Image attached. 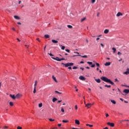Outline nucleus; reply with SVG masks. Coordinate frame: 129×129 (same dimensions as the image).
<instances>
[{"label":"nucleus","instance_id":"9d476101","mask_svg":"<svg viewBox=\"0 0 129 129\" xmlns=\"http://www.w3.org/2000/svg\"><path fill=\"white\" fill-rule=\"evenodd\" d=\"M124 75H128L129 74V69H127L126 71L124 72Z\"/></svg>","mask_w":129,"mask_h":129},{"label":"nucleus","instance_id":"e433bc0d","mask_svg":"<svg viewBox=\"0 0 129 129\" xmlns=\"http://www.w3.org/2000/svg\"><path fill=\"white\" fill-rule=\"evenodd\" d=\"M9 127L8 126H4V127H3V129H7V128H8Z\"/></svg>","mask_w":129,"mask_h":129},{"label":"nucleus","instance_id":"f704fd0d","mask_svg":"<svg viewBox=\"0 0 129 129\" xmlns=\"http://www.w3.org/2000/svg\"><path fill=\"white\" fill-rule=\"evenodd\" d=\"M87 63L89 65H92V62L90 61H87Z\"/></svg>","mask_w":129,"mask_h":129},{"label":"nucleus","instance_id":"aec40b11","mask_svg":"<svg viewBox=\"0 0 129 129\" xmlns=\"http://www.w3.org/2000/svg\"><path fill=\"white\" fill-rule=\"evenodd\" d=\"M57 100V99L56 98H53V99H52L53 103H54Z\"/></svg>","mask_w":129,"mask_h":129},{"label":"nucleus","instance_id":"79ce46f5","mask_svg":"<svg viewBox=\"0 0 129 129\" xmlns=\"http://www.w3.org/2000/svg\"><path fill=\"white\" fill-rule=\"evenodd\" d=\"M91 67H92V68H94V67H95V64H92L91 66Z\"/></svg>","mask_w":129,"mask_h":129},{"label":"nucleus","instance_id":"a878e982","mask_svg":"<svg viewBox=\"0 0 129 129\" xmlns=\"http://www.w3.org/2000/svg\"><path fill=\"white\" fill-rule=\"evenodd\" d=\"M104 87H106V88H111L110 85H105Z\"/></svg>","mask_w":129,"mask_h":129},{"label":"nucleus","instance_id":"b1692460","mask_svg":"<svg viewBox=\"0 0 129 129\" xmlns=\"http://www.w3.org/2000/svg\"><path fill=\"white\" fill-rule=\"evenodd\" d=\"M9 105H10V106H14V103L12 102H10Z\"/></svg>","mask_w":129,"mask_h":129},{"label":"nucleus","instance_id":"c03bdc74","mask_svg":"<svg viewBox=\"0 0 129 129\" xmlns=\"http://www.w3.org/2000/svg\"><path fill=\"white\" fill-rule=\"evenodd\" d=\"M96 65L97 66V67H99V63H96Z\"/></svg>","mask_w":129,"mask_h":129},{"label":"nucleus","instance_id":"bf43d9fd","mask_svg":"<svg viewBox=\"0 0 129 129\" xmlns=\"http://www.w3.org/2000/svg\"><path fill=\"white\" fill-rule=\"evenodd\" d=\"M68 69L69 70H72V68L71 67H70L68 68Z\"/></svg>","mask_w":129,"mask_h":129},{"label":"nucleus","instance_id":"8fccbe9b","mask_svg":"<svg viewBox=\"0 0 129 129\" xmlns=\"http://www.w3.org/2000/svg\"><path fill=\"white\" fill-rule=\"evenodd\" d=\"M36 40H37V41H38L39 42H40V39H39V38H37L36 39Z\"/></svg>","mask_w":129,"mask_h":129},{"label":"nucleus","instance_id":"2eb2a0df","mask_svg":"<svg viewBox=\"0 0 129 129\" xmlns=\"http://www.w3.org/2000/svg\"><path fill=\"white\" fill-rule=\"evenodd\" d=\"M104 65L105 66H109L111 65V62H106Z\"/></svg>","mask_w":129,"mask_h":129},{"label":"nucleus","instance_id":"473e14b6","mask_svg":"<svg viewBox=\"0 0 129 129\" xmlns=\"http://www.w3.org/2000/svg\"><path fill=\"white\" fill-rule=\"evenodd\" d=\"M49 121L52 122V121H55V119H52L51 118L49 119Z\"/></svg>","mask_w":129,"mask_h":129},{"label":"nucleus","instance_id":"5fc2aeb1","mask_svg":"<svg viewBox=\"0 0 129 129\" xmlns=\"http://www.w3.org/2000/svg\"><path fill=\"white\" fill-rule=\"evenodd\" d=\"M48 54H49V55H50V56H54V55H52V54H51V53H48Z\"/></svg>","mask_w":129,"mask_h":129},{"label":"nucleus","instance_id":"774afa93","mask_svg":"<svg viewBox=\"0 0 129 129\" xmlns=\"http://www.w3.org/2000/svg\"><path fill=\"white\" fill-rule=\"evenodd\" d=\"M99 38H97V40L98 41V40H99Z\"/></svg>","mask_w":129,"mask_h":129},{"label":"nucleus","instance_id":"e2e57ef3","mask_svg":"<svg viewBox=\"0 0 129 129\" xmlns=\"http://www.w3.org/2000/svg\"><path fill=\"white\" fill-rule=\"evenodd\" d=\"M99 13H97V17H99Z\"/></svg>","mask_w":129,"mask_h":129},{"label":"nucleus","instance_id":"f8f14e48","mask_svg":"<svg viewBox=\"0 0 129 129\" xmlns=\"http://www.w3.org/2000/svg\"><path fill=\"white\" fill-rule=\"evenodd\" d=\"M123 14L122 13H121V12H118V13H117L116 14V17H119L120 16H122Z\"/></svg>","mask_w":129,"mask_h":129},{"label":"nucleus","instance_id":"de8ad7c7","mask_svg":"<svg viewBox=\"0 0 129 129\" xmlns=\"http://www.w3.org/2000/svg\"><path fill=\"white\" fill-rule=\"evenodd\" d=\"M118 55H121V53L120 52H118V53H117Z\"/></svg>","mask_w":129,"mask_h":129},{"label":"nucleus","instance_id":"6e6552de","mask_svg":"<svg viewBox=\"0 0 129 129\" xmlns=\"http://www.w3.org/2000/svg\"><path fill=\"white\" fill-rule=\"evenodd\" d=\"M10 97H11V98L13 100H15L16 98V97L15 96V95L10 94Z\"/></svg>","mask_w":129,"mask_h":129},{"label":"nucleus","instance_id":"72a5a7b5","mask_svg":"<svg viewBox=\"0 0 129 129\" xmlns=\"http://www.w3.org/2000/svg\"><path fill=\"white\" fill-rule=\"evenodd\" d=\"M65 48H66V47H65V46H61V50H64Z\"/></svg>","mask_w":129,"mask_h":129},{"label":"nucleus","instance_id":"39448f33","mask_svg":"<svg viewBox=\"0 0 129 129\" xmlns=\"http://www.w3.org/2000/svg\"><path fill=\"white\" fill-rule=\"evenodd\" d=\"M108 124V125L112 127H113L114 126V123H112V122H107V123Z\"/></svg>","mask_w":129,"mask_h":129},{"label":"nucleus","instance_id":"09e8293b","mask_svg":"<svg viewBox=\"0 0 129 129\" xmlns=\"http://www.w3.org/2000/svg\"><path fill=\"white\" fill-rule=\"evenodd\" d=\"M94 3H95V0H92V3L94 4Z\"/></svg>","mask_w":129,"mask_h":129},{"label":"nucleus","instance_id":"423d86ee","mask_svg":"<svg viewBox=\"0 0 129 129\" xmlns=\"http://www.w3.org/2000/svg\"><path fill=\"white\" fill-rule=\"evenodd\" d=\"M79 79H80L81 81H85L86 80L85 77H84L83 76H80Z\"/></svg>","mask_w":129,"mask_h":129},{"label":"nucleus","instance_id":"20e7f679","mask_svg":"<svg viewBox=\"0 0 129 129\" xmlns=\"http://www.w3.org/2000/svg\"><path fill=\"white\" fill-rule=\"evenodd\" d=\"M85 106L86 107H87L88 109L90 108L92 106V104L91 103H88V104H85Z\"/></svg>","mask_w":129,"mask_h":129},{"label":"nucleus","instance_id":"a18cd8bd","mask_svg":"<svg viewBox=\"0 0 129 129\" xmlns=\"http://www.w3.org/2000/svg\"><path fill=\"white\" fill-rule=\"evenodd\" d=\"M101 47H102V48H104V44H102V43H101Z\"/></svg>","mask_w":129,"mask_h":129},{"label":"nucleus","instance_id":"6e6d98bb","mask_svg":"<svg viewBox=\"0 0 129 129\" xmlns=\"http://www.w3.org/2000/svg\"><path fill=\"white\" fill-rule=\"evenodd\" d=\"M61 125V124H58L57 126L60 127Z\"/></svg>","mask_w":129,"mask_h":129},{"label":"nucleus","instance_id":"2f4dec72","mask_svg":"<svg viewBox=\"0 0 129 129\" xmlns=\"http://www.w3.org/2000/svg\"><path fill=\"white\" fill-rule=\"evenodd\" d=\"M42 106H43V104H42V103H40V104H39V105H38V107H42Z\"/></svg>","mask_w":129,"mask_h":129},{"label":"nucleus","instance_id":"864d4df0","mask_svg":"<svg viewBox=\"0 0 129 129\" xmlns=\"http://www.w3.org/2000/svg\"><path fill=\"white\" fill-rule=\"evenodd\" d=\"M80 70H82V71H83L84 69L83 68H80Z\"/></svg>","mask_w":129,"mask_h":129},{"label":"nucleus","instance_id":"58836bf2","mask_svg":"<svg viewBox=\"0 0 129 129\" xmlns=\"http://www.w3.org/2000/svg\"><path fill=\"white\" fill-rule=\"evenodd\" d=\"M68 27L69 28L71 29L72 28H73V26H72L71 25H68Z\"/></svg>","mask_w":129,"mask_h":129},{"label":"nucleus","instance_id":"4be33fe9","mask_svg":"<svg viewBox=\"0 0 129 129\" xmlns=\"http://www.w3.org/2000/svg\"><path fill=\"white\" fill-rule=\"evenodd\" d=\"M112 50L113 51V53H115L116 52V49L115 47H112Z\"/></svg>","mask_w":129,"mask_h":129},{"label":"nucleus","instance_id":"7ed1b4c3","mask_svg":"<svg viewBox=\"0 0 129 129\" xmlns=\"http://www.w3.org/2000/svg\"><path fill=\"white\" fill-rule=\"evenodd\" d=\"M51 58L53 59V60H56L58 61H62V60H66L65 58H59V59H56L55 58V57H51Z\"/></svg>","mask_w":129,"mask_h":129},{"label":"nucleus","instance_id":"4468645a","mask_svg":"<svg viewBox=\"0 0 129 129\" xmlns=\"http://www.w3.org/2000/svg\"><path fill=\"white\" fill-rule=\"evenodd\" d=\"M52 79H53V80H54V82H55L56 83H57V80L56 79V78L55 77V76H52Z\"/></svg>","mask_w":129,"mask_h":129},{"label":"nucleus","instance_id":"c756f323","mask_svg":"<svg viewBox=\"0 0 129 129\" xmlns=\"http://www.w3.org/2000/svg\"><path fill=\"white\" fill-rule=\"evenodd\" d=\"M54 92H55V93H57L58 94H62L61 92H59L57 91H55Z\"/></svg>","mask_w":129,"mask_h":129},{"label":"nucleus","instance_id":"393cba45","mask_svg":"<svg viewBox=\"0 0 129 129\" xmlns=\"http://www.w3.org/2000/svg\"><path fill=\"white\" fill-rule=\"evenodd\" d=\"M37 83V81H35V84L34 85V88H36Z\"/></svg>","mask_w":129,"mask_h":129},{"label":"nucleus","instance_id":"37998d69","mask_svg":"<svg viewBox=\"0 0 129 129\" xmlns=\"http://www.w3.org/2000/svg\"><path fill=\"white\" fill-rule=\"evenodd\" d=\"M65 51H66L68 53H70V50L69 49H65Z\"/></svg>","mask_w":129,"mask_h":129},{"label":"nucleus","instance_id":"f3484780","mask_svg":"<svg viewBox=\"0 0 129 129\" xmlns=\"http://www.w3.org/2000/svg\"><path fill=\"white\" fill-rule=\"evenodd\" d=\"M52 43H53L54 44H57V43H58V41H57V40H52Z\"/></svg>","mask_w":129,"mask_h":129},{"label":"nucleus","instance_id":"ddd939ff","mask_svg":"<svg viewBox=\"0 0 129 129\" xmlns=\"http://www.w3.org/2000/svg\"><path fill=\"white\" fill-rule=\"evenodd\" d=\"M75 123L77 125H79L80 124L79 120H75Z\"/></svg>","mask_w":129,"mask_h":129},{"label":"nucleus","instance_id":"f257e3e1","mask_svg":"<svg viewBox=\"0 0 129 129\" xmlns=\"http://www.w3.org/2000/svg\"><path fill=\"white\" fill-rule=\"evenodd\" d=\"M101 80H102L104 82L109 83L110 84H111V85H113V86H115V84L114 83V82H112L111 81V80H110L109 79H107V78H106L105 77H101Z\"/></svg>","mask_w":129,"mask_h":129},{"label":"nucleus","instance_id":"69168bd1","mask_svg":"<svg viewBox=\"0 0 129 129\" xmlns=\"http://www.w3.org/2000/svg\"><path fill=\"white\" fill-rule=\"evenodd\" d=\"M17 40H18V41H19V42L21 41V40H20V39H19V38H17Z\"/></svg>","mask_w":129,"mask_h":129},{"label":"nucleus","instance_id":"c9c22d12","mask_svg":"<svg viewBox=\"0 0 129 129\" xmlns=\"http://www.w3.org/2000/svg\"><path fill=\"white\" fill-rule=\"evenodd\" d=\"M61 112H64V110L62 107L61 108Z\"/></svg>","mask_w":129,"mask_h":129},{"label":"nucleus","instance_id":"7c9ffc66","mask_svg":"<svg viewBox=\"0 0 129 129\" xmlns=\"http://www.w3.org/2000/svg\"><path fill=\"white\" fill-rule=\"evenodd\" d=\"M85 20H86V18L85 17L82 20H81V22H83V21H85Z\"/></svg>","mask_w":129,"mask_h":129},{"label":"nucleus","instance_id":"603ef678","mask_svg":"<svg viewBox=\"0 0 129 129\" xmlns=\"http://www.w3.org/2000/svg\"><path fill=\"white\" fill-rule=\"evenodd\" d=\"M115 81L118 82L119 81L117 80V79H115Z\"/></svg>","mask_w":129,"mask_h":129},{"label":"nucleus","instance_id":"6ab92c4d","mask_svg":"<svg viewBox=\"0 0 129 129\" xmlns=\"http://www.w3.org/2000/svg\"><path fill=\"white\" fill-rule=\"evenodd\" d=\"M95 81L97 82V83H100L101 82L100 79H95Z\"/></svg>","mask_w":129,"mask_h":129},{"label":"nucleus","instance_id":"9b49d317","mask_svg":"<svg viewBox=\"0 0 129 129\" xmlns=\"http://www.w3.org/2000/svg\"><path fill=\"white\" fill-rule=\"evenodd\" d=\"M109 32V29H105L104 31V34H108Z\"/></svg>","mask_w":129,"mask_h":129},{"label":"nucleus","instance_id":"dca6fc26","mask_svg":"<svg viewBox=\"0 0 129 129\" xmlns=\"http://www.w3.org/2000/svg\"><path fill=\"white\" fill-rule=\"evenodd\" d=\"M77 56H81L83 58H87V55H85L84 56L81 55H77Z\"/></svg>","mask_w":129,"mask_h":129},{"label":"nucleus","instance_id":"a19ab883","mask_svg":"<svg viewBox=\"0 0 129 129\" xmlns=\"http://www.w3.org/2000/svg\"><path fill=\"white\" fill-rule=\"evenodd\" d=\"M17 129H22V127H21L20 126H18L17 127Z\"/></svg>","mask_w":129,"mask_h":129},{"label":"nucleus","instance_id":"f03ea898","mask_svg":"<svg viewBox=\"0 0 129 129\" xmlns=\"http://www.w3.org/2000/svg\"><path fill=\"white\" fill-rule=\"evenodd\" d=\"M61 65H64L65 68H68L69 66H73L74 63L73 62H68V63H61Z\"/></svg>","mask_w":129,"mask_h":129},{"label":"nucleus","instance_id":"5701e85b","mask_svg":"<svg viewBox=\"0 0 129 129\" xmlns=\"http://www.w3.org/2000/svg\"><path fill=\"white\" fill-rule=\"evenodd\" d=\"M111 102L112 103H113V104H116V101L115 100H111Z\"/></svg>","mask_w":129,"mask_h":129},{"label":"nucleus","instance_id":"0eeeda50","mask_svg":"<svg viewBox=\"0 0 129 129\" xmlns=\"http://www.w3.org/2000/svg\"><path fill=\"white\" fill-rule=\"evenodd\" d=\"M123 92L124 93L128 94L129 93V89H124Z\"/></svg>","mask_w":129,"mask_h":129},{"label":"nucleus","instance_id":"c85d7f7f","mask_svg":"<svg viewBox=\"0 0 129 129\" xmlns=\"http://www.w3.org/2000/svg\"><path fill=\"white\" fill-rule=\"evenodd\" d=\"M36 93V88L34 87L33 93L35 94Z\"/></svg>","mask_w":129,"mask_h":129},{"label":"nucleus","instance_id":"13d9d810","mask_svg":"<svg viewBox=\"0 0 129 129\" xmlns=\"http://www.w3.org/2000/svg\"><path fill=\"white\" fill-rule=\"evenodd\" d=\"M17 24H18V25H21V23L20 22H18Z\"/></svg>","mask_w":129,"mask_h":129},{"label":"nucleus","instance_id":"338daca9","mask_svg":"<svg viewBox=\"0 0 129 129\" xmlns=\"http://www.w3.org/2000/svg\"><path fill=\"white\" fill-rule=\"evenodd\" d=\"M104 129H108V128L107 127H106Z\"/></svg>","mask_w":129,"mask_h":129},{"label":"nucleus","instance_id":"1a4fd4ad","mask_svg":"<svg viewBox=\"0 0 129 129\" xmlns=\"http://www.w3.org/2000/svg\"><path fill=\"white\" fill-rule=\"evenodd\" d=\"M16 98L17 99H19V98H21L22 97V95L21 94H16V95L15 96Z\"/></svg>","mask_w":129,"mask_h":129},{"label":"nucleus","instance_id":"0e129e2a","mask_svg":"<svg viewBox=\"0 0 129 129\" xmlns=\"http://www.w3.org/2000/svg\"><path fill=\"white\" fill-rule=\"evenodd\" d=\"M21 1H19V2H18V4H21Z\"/></svg>","mask_w":129,"mask_h":129},{"label":"nucleus","instance_id":"680f3d73","mask_svg":"<svg viewBox=\"0 0 129 129\" xmlns=\"http://www.w3.org/2000/svg\"><path fill=\"white\" fill-rule=\"evenodd\" d=\"M80 63H81V64L84 63V61H80Z\"/></svg>","mask_w":129,"mask_h":129},{"label":"nucleus","instance_id":"412c9836","mask_svg":"<svg viewBox=\"0 0 129 129\" xmlns=\"http://www.w3.org/2000/svg\"><path fill=\"white\" fill-rule=\"evenodd\" d=\"M44 38H45L46 39H47L50 38V36L46 34V35H44Z\"/></svg>","mask_w":129,"mask_h":129},{"label":"nucleus","instance_id":"4d7b16f0","mask_svg":"<svg viewBox=\"0 0 129 129\" xmlns=\"http://www.w3.org/2000/svg\"><path fill=\"white\" fill-rule=\"evenodd\" d=\"M119 99H120V101H123V99L122 98H120Z\"/></svg>","mask_w":129,"mask_h":129},{"label":"nucleus","instance_id":"a211bd4d","mask_svg":"<svg viewBox=\"0 0 129 129\" xmlns=\"http://www.w3.org/2000/svg\"><path fill=\"white\" fill-rule=\"evenodd\" d=\"M14 18L16 19V20H20V17L18 16H14Z\"/></svg>","mask_w":129,"mask_h":129},{"label":"nucleus","instance_id":"ea45409f","mask_svg":"<svg viewBox=\"0 0 129 129\" xmlns=\"http://www.w3.org/2000/svg\"><path fill=\"white\" fill-rule=\"evenodd\" d=\"M122 87H128V88H129V86H128L124 85H122Z\"/></svg>","mask_w":129,"mask_h":129},{"label":"nucleus","instance_id":"3c124183","mask_svg":"<svg viewBox=\"0 0 129 129\" xmlns=\"http://www.w3.org/2000/svg\"><path fill=\"white\" fill-rule=\"evenodd\" d=\"M109 117V114L107 113H106V117Z\"/></svg>","mask_w":129,"mask_h":129},{"label":"nucleus","instance_id":"052dcab7","mask_svg":"<svg viewBox=\"0 0 129 129\" xmlns=\"http://www.w3.org/2000/svg\"><path fill=\"white\" fill-rule=\"evenodd\" d=\"M86 69H88V70H89L90 69V68L87 67H86Z\"/></svg>","mask_w":129,"mask_h":129},{"label":"nucleus","instance_id":"49530a36","mask_svg":"<svg viewBox=\"0 0 129 129\" xmlns=\"http://www.w3.org/2000/svg\"><path fill=\"white\" fill-rule=\"evenodd\" d=\"M75 108L76 110H78V106L77 105H75Z\"/></svg>","mask_w":129,"mask_h":129},{"label":"nucleus","instance_id":"bb28decb","mask_svg":"<svg viewBox=\"0 0 129 129\" xmlns=\"http://www.w3.org/2000/svg\"><path fill=\"white\" fill-rule=\"evenodd\" d=\"M86 126H89L90 127H93V125H91V124H86Z\"/></svg>","mask_w":129,"mask_h":129},{"label":"nucleus","instance_id":"cd10ccee","mask_svg":"<svg viewBox=\"0 0 129 129\" xmlns=\"http://www.w3.org/2000/svg\"><path fill=\"white\" fill-rule=\"evenodd\" d=\"M69 121L68 120H62L63 123H68Z\"/></svg>","mask_w":129,"mask_h":129},{"label":"nucleus","instance_id":"4c0bfd02","mask_svg":"<svg viewBox=\"0 0 129 129\" xmlns=\"http://www.w3.org/2000/svg\"><path fill=\"white\" fill-rule=\"evenodd\" d=\"M73 70H77V69H78V67H74L73 68Z\"/></svg>","mask_w":129,"mask_h":129}]
</instances>
